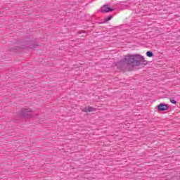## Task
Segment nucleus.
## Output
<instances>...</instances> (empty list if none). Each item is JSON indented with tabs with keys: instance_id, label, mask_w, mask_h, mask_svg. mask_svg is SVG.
Listing matches in <instances>:
<instances>
[{
	"instance_id": "2",
	"label": "nucleus",
	"mask_w": 180,
	"mask_h": 180,
	"mask_svg": "<svg viewBox=\"0 0 180 180\" xmlns=\"http://www.w3.org/2000/svg\"><path fill=\"white\" fill-rule=\"evenodd\" d=\"M21 117H32V110L30 109L22 108L20 112Z\"/></svg>"
},
{
	"instance_id": "10",
	"label": "nucleus",
	"mask_w": 180,
	"mask_h": 180,
	"mask_svg": "<svg viewBox=\"0 0 180 180\" xmlns=\"http://www.w3.org/2000/svg\"><path fill=\"white\" fill-rule=\"evenodd\" d=\"M83 112H89V108H85L83 110Z\"/></svg>"
},
{
	"instance_id": "7",
	"label": "nucleus",
	"mask_w": 180,
	"mask_h": 180,
	"mask_svg": "<svg viewBox=\"0 0 180 180\" xmlns=\"http://www.w3.org/2000/svg\"><path fill=\"white\" fill-rule=\"evenodd\" d=\"M89 109V112H94V110H95V108H94L93 107H88Z\"/></svg>"
},
{
	"instance_id": "1",
	"label": "nucleus",
	"mask_w": 180,
	"mask_h": 180,
	"mask_svg": "<svg viewBox=\"0 0 180 180\" xmlns=\"http://www.w3.org/2000/svg\"><path fill=\"white\" fill-rule=\"evenodd\" d=\"M147 62L144 60V57L141 55H126L124 58L117 64V68L120 70H125L129 67H144Z\"/></svg>"
},
{
	"instance_id": "6",
	"label": "nucleus",
	"mask_w": 180,
	"mask_h": 180,
	"mask_svg": "<svg viewBox=\"0 0 180 180\" xmlns=\"http://www.w3.org/2000/svg\"><path fill=\"white\" fill-rule=\"evenodd\" d=\"M146 56L148 57H153L154 56V53L152 51H149L146 52Z\"/></svg>"
},
{
	"instance_id": "3",
	"label": "nucleus",
	"mask_w": 180,
	"mask_h": 180,
	"mask_svg": "<svg viewBox=\"0 0 180 180\" xmlns=\"http://www.w3.org/2000/svg\"><path fill=\"white\" fill-rule=\"evenodd\" d=\"M169 108V106L165 103H160L158 105V109L160 112H164L165 110H168Z\"/></svg>"
},
{
	"instance_id": "5",
	"label": "nucleus",
	"mask_w": 180,
	"mask_h": 180,
	"mask_svg": "<svg viewBox=\"0 0 180 180\" xmlns=\"http://www.w3.org/2000/svg\"><path fill=\"white\" fill-rule=\"evenodd\" d=\"M37 46H39V44H37V43H36V42H34V43L30 44L28 47L30 49H36V47H37Z\"/></svg>"
},
{
	"instance_id": "4",
	"label": "nucleus",
	"mask_w": 180,
	"mask_h": 180,
	"mask_svg": "<svg viewBox=\"0 0 180 180\" xmlns=\"http://www.w3.org/2000/svg\"><path fill=\"white\" fill-rule=\"evenodd\" d=\"M113 11V8H109V5H105L101 8V12H103V13H107V12H112Z\"/></svg>"
},
{
	"instance_id": "8",
	"label": "nucleus",
	"mask_w": 180,
	"mask_h": 180,
	"mask_svg": "<svg viewBox=\"0 0 180 180\" xmlns=\"http://www.w3.org/2000/svg\"><path fill=\"white\" fill-rule=\"evenodd\" d=\"M112 19V15H109L108 18H105V22H109Z\"/></svg>"
},
{
	"instance_id": "9",
	"label": "nucleus",
	"mask_w": 180,
	"mask_h": 180,
	"mask_svg": "<svg viewBox=\"0 0 180 180\" xmlns=\"http://www.w3.org/2000/svg\"><path fill=\"white\" fill-rule=\"evenodd\" d=\"M170 102L171 103H174V104L176 103V101L174 99H170Z\"/></svg>"
}]
</instances>
